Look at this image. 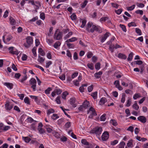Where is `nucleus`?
I'll list each match as a JSON object with an SVG mask.
<instances>
[{
    "label": "nucleus",
    "instance_id": "obj_1",
    "mask_svg": "<svg viewBox=\"0 0 148 148\" xmlns=\"http://www.w3.org/2000/svg\"><path fill=\"white\" fill-rule=\"evenodd\" d=\"M59 30L57 29L55 31L54 36V39L56 40H60L62 38L63 35L62 33L60 31H58Z\"/></svg>",
    "mask_w": 148,
    "mask_h": 148
},
{
    "label": "nucleus",
    "instance_id": "obj_2",
    "mask_svg": "<svg viewBox=\"0 0 148 148\" xmlns=\"http://www.w3.org/2000/svg\"><path fill=\"white\" fill-rule=\"evenodd\" d=\"M30 84L32 85L31 88L33 89V91H35L36 90V80L34 78H31L29 80Z\"/></svg>",
    "mask_w": 148,
    "mask_h": 148
},
{
    "label": "nucleus",
    "instance_id": "obj_3",
    "mask_svg": "<svg viewBox=\"0 0 148 148\" xmlns=\"http://www.w3.org/2000/svg\"><path fill=\"white\" fill-rule=\"evenodd\" d=\"M87 114H90V115L89 116V117L90 118H92L93 116L97 115V113L95 109L92 107H90L89 110L87 111Z\"/></svg>",
    "mask_w": 148,
    "mask_h": 148
},
{
    "label": "nucleus",
    "instance_id": "obj_4",
    "mask_svg": "<svg viewBox=\"0 0 148 148\" xmlns=\"http://www.w3.org/2000/svg\"><path fill=\"white\" fill-rule=\"evenodd\" d=\"M26 42L27 43H24V46L26 48L29 47L32 43L33 39L32 37H29L26 38Z\"/></svg>",
    "mask_w": 148,
    "mask_h": 148
},
{
    "label": "nucleus",
    "instance_id": "obj_5",
    "mask_svg": "<svg viewBox=\"0 0 148 148\" xmlns=\"http://www.w3.org/2000/svg\"><path fill=\"white\" fill-rule=\"evenodd\" d=\"M102 131L101 127H95L92 130L93 133H95L97 136L100 135Z\"/></svg>",
    "mask_w": 148,
    "mask_h": 148
},
{
    "label": "nucleus",
    "instance_id": "obj_6",
    "mask_svg": "<svg viewBox=\"0 0 148 148\" xmlns=\"http://www.w3.org/2000/svg\"><path fill=\"white\" fill-rule=\"evenodd\" d=\"M109 134L107 131L105 132L102 134L101 136L102 140L103 141L107 140L109 138Z\"/></svg>",
    "mask_w": 148,
    "mask_h": 148
},
{
    "label": "nucleus",
    "instance_id": "obj_7",
    "mask_svg": "<svg viewBox=\"0 0 148 148\" xmlns=\"http://www.w3.org/2000/svg\"><path fill=\"white\" fill-rule=\"evenodd\" d=\"M10 128L9 126H5L2 123H0V132H2L3 131H6L8 130Z\"/></svg>",
    "mask_w": 148,
    "mask_h": 148
},
{
    "label": "nucleus",
    "instance_id": "obj_8",
    "mask_svg": "<svg viewBox=\"0 0 148 148\" xmlns=\"http://www.w3.org/2000/svg\"><path fill=\"white\" fill-rule=\"evenodd\" d=\"M8 50L9 51V53L13 54H16L18 55V52L17 50H15L14 48L13 47H11L9 48Z\"/></svg>",
    "mask_w": 148,
    "mask_h": 148
},
{
    "label": "nucleus",
    "instance_id": "obj_9",
    "mask_svg": "<svg viewBox=\"0 0 148 148\" xmlns=\"http://www.w3.org/2000/svg\"><path fill=\"white\" fill-rule=\"evenodd\" d=\"M99 27L97 26H96L95 25H93L91 28L89 29V32L93 33L95 31H96L98 32H99Z\"/></svg>",
    "mask_w": 148,
    "mask_h": 148
},
{
    "label": "nucleus",
    "instance_id": "obj_10",
    "mask_svg": "<svg viewBox=\"0 0 148 148\" xmlns=\"http://www.w3.org/2000/svg\"><path fill=\"white\" fill-rule=\"evenodd\" d=\"M5 108L7 110H10L13 108L12 105H10V102L8 101L6 102V103L5 105Z\"/></svg>",
    "mask_w": 148,
    "mask_h": 148
},
{
    "label": "nucleus",
    "instance_id": "obj_11",
    "mask_svg": "<svg viewBox=\"0 0 148 148\" xmlns=\"http://www.w3.org/2000/svg\"><path fill=\"white\" fill-rule=\"evenodd\" d=\"M137 119L138 121L143 123H145L147 121L146 118L143 116H140Z\"/></svg>",
    "mask_w": 148,
    "mask_h": 148
},
{
    "label": "nucleus",
    "instance_id": "obj_12",
    "mask_svg": "<svg viewBox=\"0 0 148 148\" xmlns=\"http://www.w3.org/2000/svg\"><path fill=\"white\" fill-rule=\"evenodd\" d=\"M114 84L115 85L116 87L119 90H122L123 88L120 85L119 82V80H116L114 82Z\"/></svg>",
    "mask_w": 148,
    "mask_h": 148
},
{
    "label": "nucleus",
    "instance_id": "obj_13",
    "mask_svg": "<svg viewBox=\"0 0 148 148\" xmlns=\"http://www.w3.org/2000/svg\"><path fill=\"white\" fill-rule=\"evenodd\" d=\"M75 101L76 99L75 98H72L70 99V103L74 108L77 106L76 104L75 103Z\"/></svg>",
    "mask_w": 148,
    "mask_h": 148
},
{
    "label": "nucleus",
    "instance_id": "obj_14",
    "mask_svg": "<svg viewBox=\"0 0 148 148\" xmlns=\"http://www.w3.org/2000/svg\"><path fill=\"white\" fill-rule=\"evenodd\" d=\"M110 35V34L108 32H107L105 34L101 40V42H103L106 40V38L109 36Z\"/></svg>",
    "mask_w": 148,
    "mask_h": 148
},
{
    "label": "nucleus",
    "instance_id": "obj_15",
    "mask_svg": "<svg viewBox=\"0 0 148 148\" xmlns=\"http://www.w3.org/2000/svg\"><path fill=\"white\" fill-rule=\"evenodd\" d=\"M117 57L119 58L124 60L127 58V57L125 54L121 53H119L118 54Z\"/></svg>",
    "mask_w": 148,
    "mask_h": 148
},
{
    "label": "nucleus",
    "instance_id": "obj_16",
    "mask_svg": "<svg viewBox=\"0 0 148 148\" xmlns=\"http://www.w3.org/2000/svg\"><path fill=\"white\" fill-rule=\"evenodd\" d=\"M4 85L6 86L8 88H10V89L12 88L13 86L12 84L8 82L4 83Z\"/></svg>",
    "mask_w": 148,
    "mask_h": 148
},
{
    "label": "nucleus",
    "instance_id": "obj_17",
    "mask_svg": "<svg viewBox=\"0 0 148 148\" xmlns=\"http://www.w3.org/2000/svg\"><path fill=\"white\" fill-rule=\"evenodd\" d=\"M107 101V100L106 98H101L99 101V104L100 105H102Z\"/></svg>",
    "mask_w": 148,
    "mask_h": 148
},
{
    "label": "nucleus",
    "instance_id": "obj_18",
    "mask_svg": "<svg viewBox=\"0 0 148 148\" xmlns=\"http://www.w3.org/2000/svg\"><path fill=\"white\" fill-rule=\"evenodd\" d=\"M50 126L47 125H46L45 126V128L46 129L47 132L48 133H50L53 131L52 129L50 127Z\"/></svg>",
    "mask_w": 148,
    "mask_h": 148
},
{
    "label": "nucleus",
    "instance_id": "obj_19",
    "mask_svg": "<svg viewBox=\"0 0 148 148\" xmlns=\"http://www.w3.org/2000/svg\"><path fill=\"white\" fill-rule=\"evenodd\" d=\"M102 72L100 71L94 74L95 77L97 78H99L101 77V75L102 74Z\"/></svg>",
    "mask_w": 148,
    "mask_h": 148
},
{
    "label": "nucleus",
    "instance_id": "obj_20",
    "mask_svg": "<svg viewBox=\"0 0 148 148\" xmlns=\"http://www.w3.org/2000/svg\"><path fill=\"white\" fill-rule=\"evenodd\" d=\"M45 58L41 57L40 55L38 56V61L40 63H42L45 61Z\"/></svg>",
    "mask_w": 148,
    "mask_h": 148
},
{
    "label": "nucleus",
    "instance_id": "obj_21",
    "mask_svg": "<svg viewBox=\"0 0 148 148\" xmlns=\"http://www.w3.org/2000/svg\"><path fill=\"white\" fill-rule=\"evenodd\" d=\"M93 24L91 23L88 22L87 24V26L86 27V29L88 31H89L90 29L91 28L93 25Z\"/></svg>",
    "mask_w": 148,
    "mask_h": 148
},
{
    "label": "nucleus",
    "instance_id": "obj_22",
    "mask_svg": "<svg viewBox=\"0 0 148 148\" xmlns=\"http://www.w3.org/2000/svg\"><path fill=\"white\" fill-rule=\"evenodd\" d=\"M132 107L134 109L136 110H138L139 108V107L137 104L136 101H134V104L132 106Z\"/></svg>",
    "mask_w": 148,
    "mask_h": 148
},
{
    "label": "nucleus",
    "instance_id": "obj_23",
    "mask_svg": "<svg viewBox=\"0 0 148 148\" xmlns=\"http://www.w3.org/2000/svg\"><path fill=\"white\" fill-rule=\"evenodd\" d=\"M38 53H40V55L42 56H44L45 55V53L41 48H40L38 49Z\"/></svg>",
    "mask_w": 148,
    "mask_h": 148
},
{
    "label": "nucleus",
    "instance_id": "obj_24",
    "mask_svg": "<svg viewBox=\"0 0 148 148\" xmlns=\"http://www.w3.org/2000/svg\"><path fill=\"white\" fill-rule=\"evenodd\" d=\"M77 40V38L75 37H72L71 38L68 39L66 41V42H73Z\"/></svg>",
    "mask_w": 148,
    "mask_h": 148
},
{
    "label": "nucleus",
    "instance_id": "obj_25",
    "mask_svg": "<svg viewBox=\"0 0 148 148\" xmlns=\"http://www.w3.org/2000/svg\"><path fill=\"white\" fill-rule=\"evenodd\" d=\"M133 56V53L132 52H131L128 56V57L127 58L128 61H131L132 60V57Z\"/></svg>",
    "mask_w": 148,
    "mask_h": 148
},
{
    "label": "nucleus",
    "instance_id": "obj_26",
    "mask_svg": "<svg viewBox=\"0 0 148 148\" xmlns=\"http://www.w3.org/2000/svg\"><path fill=\"white\" fill-rule=\"evenodd\" d=\"M61 45V43L59 41L56 42L53 45V47L56 49H57Z\"/></svg>",
    "mask_w": 148,
    "mask_h": 148
},
{
    "label": "nucleus",
    "instance_id": "obj_27",
    "mask_svg": "<svg viewBox=\"0 0 148 148\" xmlns=\"http://www.w3.org/2000/svg\"><path fill=\"white\" fill-rule=\"evenodd\" d=\"M73 34V33L72 32H69V33L66 35L64 37V40H66L67 39L69 38L71 36H72Z\"/></svg>",
    "mask_w": 148,
    "mask_h": 148
},
{
    "label": "nucleus",
    "instance_id": "obj_28",
    "mask_svg": "<svg viewBox=\"0 0 148 148\" xmlns=\"http://www.w3.org/2000/svg\"><path fill=\"white\" fill-rule=\"evenodd\" d=\"M89 104V102L87 101H85L84 102L82 105L84 107V108L85 109L88 107Z\"/></svg>",
    "mask_w": 148,
    "mask_h": 148
},
{
    "label": "nucleus",
    "instance_id": "obj_29",
    "mask_svg": "<svg viewBox=\"0 0 148 148\" xmlns=\"http://www.w3.org/2000/svg\"><path fill=\"white\" fill-rule=\"evenodd\" d=\"M22 138L26 143H29L31 140V139L28 137H22Z\"/></svg>",
    "mask_w": 148,
    "mask_h": 148
},
{
    "label": "nucleus",
    "instance_id": "obj_30",
    "mask_svg": "<svg viewBox=\"0 0 148 148\" xmlns=\"http://www.w3.org/2000/svg\"><path fill=\"white\" fill-rule=\"evenodd\" d=\"M88 3V1L86 0H84V2L81 4V6L82 8H84L86 5H87V4Z\"/></svg>",
    "mask_w": 148,
    "mask_h": 148
},
{
    "label": "nucleus",
    "instance_id": "obj_31",
    "mask_svg": "<svg viewBox=\"0 0 148 148\" xmlns=\"http://www.w3.org/2000/svg\"><path fill=\"white\" fill-rule=\"evenodd\" d=\"M53 134V136L57 138H59L60 136V134H59L58 132H52Z\"/></svg>",
    "mask_w": 148,
    "mask_h": 148
},
{
    "label": "nucleus",
    "instance_id": "obj_32",
    "mask_svg": "<svg viewBox=\"0 0 148 148\" xmlns=\"http://www.w3.org/2000/svg\"><path fill=\"white\" fill-rule=\"evenodd\" d=\"M10 21L11 24L12 25H14L16 23L15 20L12 17H10Z\"/></svg>",
    "mask_w": 148,
    "mask_h": 148
},
{
    "label": "nucleus",
    "instance_id": "obj_33",
    "mask_svg": "<svg viewBox=\"0 0 148 148\" xmlns=\"http://www.w3.org/2000/svg\"><path fill=\"white\" fill-rule=\"evenodd\" d=\"M97 91H95V92H93L92 93L91 95L94 99H96L97 98Z\"/></svg>",
    "mask_w": 148,
    "mask_h": 148
},
{
    "label": "nucleus",
    "instance_id": "obj_34",
    "mask_svg": "<svg viewBox=\"0 0 148 148\" xmlns=\"http://www.w3.org/2000/svg\"><path fill=\"white\" fill-rule=\"evenodd\" d=\"M87 66L91 70H93L94 69L93 64L92 63H88Z\"/></svg>",
    "mask_w": 148,
    "mask_h": 148
},
{
    "label": "nucleus",
    "instance_id": "obj_35",
    "mask_svg": "<svg viewBox=\"0 0 148 148\" xmlns=\"http://www.w3.org/2000/svg\"><path fill=\"white\" fill-rule=\"evenodd\" d=\"M68 95V93L67 91H65L63 92L62 94V98L64 99H65L66 96Z\"/></svg>",
    "mask_w": 148,
    "mask_h": 148
},
{
    "label": "nucleus",
    "instance_id": "obj_36",
    "mask_svg": "<svg viewBox=\"0 0 148 148\" xmlns=\"http://www.w3.org/2000/svg\"><path fill=\"white\" fill-rule=\"evenodd\" d=\"M135 6V5H133L131 6L127 7V9L128 11H132L134 8Z\"/></svg>",
    "mask_w": 148,
    "mask_h": 148
},
{
    "label": "nucleus",
    "instance_id": "obj_37",
    "mask_svg": "<svg viewBox=\"0 0 148 148\" xmlns=\"http://www.w3.org/2000/svg\"><path fill=\"white\" fill-rule=\"evenodd\" d=\"M111 124L114 126L117 125V122L116 121L114 120H111L110 121Z\"/></svg>",
    "mask_w": 148,
    "mask_h": 148
},
{
    "label": "nucleus",
    "instance_id": "obj_38",
    "mask_svg": "<svg viewBox=\"0 0 148 148\" xmlns=\"http://www.w3.org/2000/svg\"><path fill=\"white\" fill-rule=\"evenodd\" d=\"M35 5L36 7L37 8H36V9H39L40 7L41 6L40 4L39 1H36L35 2Z\"/></svg>",
    "mask_w": 148,
    "mask_h": 148
},
{
    "label": "nucleus",
    "instance_id": "obj_39",
    "mask_svg": "<svg viewBox=\"0 0 148 148\" xmlns=\"http://www.w3.org/2000/svg\"><path fill=\"white\" fill-rule=\"evenodd\" d=\"M133 141V140L132 139L129 141L128 143H127V145L128 147H132Z\"/></svg>",
    "mask_w": 148,
    "mask_h": 148
},
{
    "label": "nucleus",
    "instance_id": "obj_40",
    "mask_svg": "<svg viewBox=\"0 0 148 148\" xmlns=\"http://www.w3.org/2000/svg\"><path fill=\"white\" fill-rule=\"evenodd\" d=\"M54 90L55 92L58 95L60 94L62 92V91L60 89H56Z\"/></svg>",
    "mask_w": 148,
    "mask_h": 148
},
{
    "label": "nucleus",
    "instance_id": "obj_41",
    "mask_svg": "<svg viewBox=\"0 0 148 148\" xmlns=\"http://www.w3.org/2000/svg\"><path fill=\"white\" fill-rule=\"evenodd\" d=\"M81 143L82 144L85 145L87 146L89 145L87 141L86 140L84 139H83L82 140Z\"/></svg>",
    "mask_w": 148,
    "mask_h": 148
},
{
    "label": "nucleus",
    "instance_id": "obj_42",
    "mask_svg": "<svg viewBox=\"0 0 148 148\" xmlns=\"http://www.w3.org/2000/svg\"><path fill=\"white\" fill-rule=\"evenodd\" d=\"M115 46H114L113 45H110L109 47V49H110V51L112 53L114 52V47Z\"/></svg>",
    "mask_w": 148,
    "mask_h": 148
},
{
    "label": "nucleus",
    "instance_id": "obj_43",
    "mask_svg": "<svg viewBox=\"0 0 148 148\" xmlns=\"http://www.w3.org/2000/svg\"><path fill=\"white\" fill-rule=\"evenodd\" d=\"M106 116L105 114H103L101 116L100 118V120L102 121H105L106 119Z\"/></svg>",
    "mask_w": 148,
    "mask_h": 148
},
{
    "label": "nucleus",
    "instance_id": "obj_44",
    "mask_svg": "<svg viewBox=\"0 0 148 148\" xmlns=\"http://www.w3.org/2000/svg\"><path fill=\"white\" fill-rule=\"evenodd\" d=\"M125 144L124 142H121L119 145V148H124Z\"/></svg>",
    "mask_w": 148,
    "mask_h": 148
},
{
    "label": "nucleus",
    "instance_id": "obj_45",
    "mask_svg": "<svg viewBox=\"0 0 148 148\" xmlns=\"http://www.w3.org/2000/svg\"><path fill=\"white\" fill-rule=\"evenodd\" d=\"M36 47H34L32 49V52L34 56L35 57H36L37 56V54L36 51Z\"/></svg>",
    "mask_w": 148,
    "mask_h": 148
},
{
    "label": "nucleus",
    "instance_id": "obj_46",
    "mask_svg": "<svg viewBox=\"0 0 148 148\" xmlns=\"http://www.w3.org/2000/svg\"><path fill=\"white\" fill-rule=\"evenodd\" d=\"M125 95L124 93H123L122 94V97L121 99V101L122 103H124L125 100Z\"/></svg>",
    "mask_w": 148,
    "mask_h": 148
},
{
    "label": "nucleus",
    "instance_id": "obj_47",
    "mask_svg": "<svg viewBox=\"0 0 148 148\" xmlns=\"http://www.w3.org/2000/svg\"><path fill=\"white\" fill-rule=\"evenodd\" d=\"M136 32L139 35H141L142 34V32L138 28H136L135 29Z\"/></svg>",
    "mask_w": 148,
    "mask_h": 148
},
{
    "label": "nucleus",
    "instance_id": "obj_48",
    "mask_svg": "<svg viewBox=\"0 0 148 148\" xmlns=\"http://www.w3.org/2000/svg\"><path fill=\"white\" fill-rule=\"evenodd\" d=\"M39 133L40 134H43L45 132V131L42 128L38 127V128Z\"/></svg>",
    "mask_w": 148,
    "mask_h": 148
},
{
    "label": "nucleus",
    "instance_id": "obj_49",
    "mask_svg": "<svg viewBox=\"0 0 148 148\" xmlns=\"http://www.w3.org/2000/svg\"><path fill=\"white\" fill-rule=\"evenodd\" d=\"M47 42L49 45H50L54 41L52 39H46Z\"/></svg>",
    "mask_w": 148,
    "mask_h": 148
},
{
    "label": "nucleus",
    "instance_id": "obj_50",
    "mask_svg": "<svg viewBox=\"0 0 148 148\" xmlns=\"http://www.w3.org/2000/svg\"><path fill=\"white\" fill-rule=\"evenodd\" d=\"M120 26L122 28V29L124 32H126L127 30L126 27L125 25H123L120 24Z\"/></svg>",
    "mask_w": 148,
    "mask_h": 148
},
{
    "label": "nucleus",
    "instance_id": "obj_51",
    "mask_svg": "<svg viewBox=\"0 0 148 148\" xmlns=\"http://www.w3.org/2000/svg\"><path fill=\"white\" fill-rule=\"evenodd\" d=\"M60 99V96H58L56 99V101L58 104H60L61 103Z\"/></svg>",
    "mask_w": 148,
    "mask_h": 148
},
{
    "label": "nucleus",
    "instance_id": "obj_52",
    "mask_svg": "<svg viewBox=\"0 0 148 148\" xmlns=\"http://www.w3.org/2000/svg\"><path fill=\"white\" fill-rule=\"evenodd\" d=\"M128 25L129 27H130L132 26L136 27V25L134 22H131L130 23H129L128 24Z\"/></svg>",
    "mask_w": 148,
    "mask_h": 148
},
{
    "label": "nucleus",
    "instance_id": "obj_53",
    "mask_svg": "<svg viewBox=\"0 0 148 148\" xmlns=\"http://www.w3.org/2000/svg\"><path fill=\"white\" fill-rule=\"evenodd\" d=\"M134 128L132 126H130L127 129V130L130 131L131 133H133L134 131Z\"/></svg>",
    "mask_w": 148,
    "mask_h": 148
},
{
    "label": "nucleus",
    "instance_id": "obj_54",
    "mask_svg": "<svg viewBox=\"0 0 148 148\" xmlns=\"http://www.w3.org/2000/svg\"><path fill=\"white\" fill-rule=\"evenodd\" d=\"M71 19L72 20H75L76 19V16L75 14L73 13L70 16Z\"/></svg>",
    "mask_w": 148,
    "mask_h": 148
},
{
    "label": "nucleus",
    "instance_id": "obj_55",
    "mask_svg": "<svg viewBox=\"0 0 148 148\" xmlns=\"http://www.w3.org/2000/svg\"><path fill=\"white\" fill-rule=\"evenodd\" d=\"M24 101L25 103H26L28 104H30L29 99L27 97H26L24 98Z\"/></svg>",
    "mask_w": 148,
    "mask_h": 148
},
{
    "label": "nucleus",
    "instance_id": "obj_56",
    "mask_svg": "<svg viewBox=\"0 0 148 148\" xmlns=\"http://www.w3.org/2000/svg\"><path fill=\"white\" fill-rule=\"evenodd\" d=\"M54 120H56L59 118V116L56 114H53L51 117Z\"/></svg>",
    "mask_w": 148,
    "mask_h": 148
},
{
    "label": "nucleus",
    "instance_id": "obj_57",
    "mask_svg": "<svg viewBox=\"0 0 148 148\" xmlns=\"http://www.w3.org/2000/svg\"><path fill=\"white\" fill-rule=\"evenodd\" d=\"M36 123H34L32 124L31 125V129L33 130H36Z\"/></svg>",
    "mask_w": 148,
    "mask_h": 148
},
{
    "label": "nucleus",
    "instance_id": "obj_58",
    "mask_svg": "<svg viewBox=\"0 0 148 148\" xmlns=\"http://www.w3.org/2000/svg\"><path fill=\"white\" fill-rule=\"evenodd\" d=\"M122 11L123 10L122 9H120L117 10H115V12L117 14L119 15L121 14Z\"/></svg>",
    "mask_w": 148,
    "mask_h": 148
},
{
    "label": "nucleus",
    "instance_id": "obj_59",
    "mask_svg": "<svg viewBox=\"0 0 148 148\" xmlns=\"http://www.w3.org/2000/svg\"><path fill=\"white\" fill-rule=\"evenodd\" d=\"M52 90L51 88L49 87L47 89L45 90V92L46 94H48L50 93V92Z\"/></svg>",
    "mask_w": 148,
    "mask_h": 148
},
{
    "label": "nucleus",
    "instance_id": "obj_60",
    "mask_svg": "<svg viewBox=\"0 0 148 148\" xmlns=\"http://www.w3.org/2000/svg\"><path fill=\"white\" fill-rule=\"evenodd\" d=\"M140 97L139 94L136 93L134 95L133 97V98L134 99H136L137 98Z\"/></svg>",
    "mask_w": 148,
    "mask_h": 148
},
{
    "label": "nucleus",
    "instance_id": "obj_61",
    "mask_svg": "<svg viewBox=\"0 0 148 148\" xmlns=\"http://www.w3.org/2000/svg\"><path fill=\"white\" fill-rule=\"evenodd\" d=\"M135 13L137 14H139L140 15H143V11L142 10H137L135 11Z\"/></svg>",
    "mask_w": 148,
    "mask_h": 148
},
{
    "label": "nucleus",
    "instance_id": "obj_62",
    "mask_svg": "<svg viewBox=\"0 0 148 148\" xmlns=\"http://www.w3.org/2000/svg\"><path fill=\"white\" fill-rule=\"evenodd\" d=\"M27 121L30 123H31L33 122H37V121L34 120L31 117H29L27 119Z\"/></svg>",
    "mask_w": 148,
    "mask_h": 148
},
{
    "label": "nucleus",
    "instance_id": "obj_63",
    "mask_svg": "<svg viewBox=\"0 0 148 148\" xmlns=\"http://www.w3.org/2000/svg\"><path fill=\"white\" fill-rule=\"evenodd\" d=\"M131 100L130 99H129L127 101L126 106L127 107H129L131 105Z\"/></svg>",
    "mask_w": 148,
    "mask_h": 148
},
{
    "label": "nucleus",
    "instance_id": "obj_64",
    "mask_svg": "<svg viewBox=\"0 0 148 148\" xmlns=\"http://www.w3.org/2000/svg\"><path fill=\"white\" fill-rule=\"evenodd\" d=\"M8 145L7 143H4L0 147V148H8Z\"/></svg>",
    "mask_w": 148,
    "mask_h": 148
}]
</instances>
